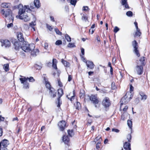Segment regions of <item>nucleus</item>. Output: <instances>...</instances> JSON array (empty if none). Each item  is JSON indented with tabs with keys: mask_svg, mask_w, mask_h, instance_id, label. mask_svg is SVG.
Masks as SVG:
<instances>
[{
	"mask_svg": "<svg viewBox=\"0 0 150 150\" xmlns=\"http://www.w3.org/2000/svg\"><path fill=\"white\" fill-rule=\"evenodd\" d=\"M19 11L18 17L21 19L23 20L24 21L27 22L29 21L30 19V18L29 15L27 14L23 15L26 11H28V10H30L29 6H24L23 7L21 4L19 5Z\"/></svg>",
	"mask_w": 150,
	"mask_h": 150,
	"instance_id": "f257e3e1",
	"label": "nucleus"
},
{
	"mask_svg": "<svg viewBox=\"0 0 150 150\" xmlns=\"http://www.w3.org/2000/svg\"><path fill=\"white\" fill-rule=\"evenodd\" d=\"M25 44L21 46L22 49L26 52H31V54L33 56H35L38 54L39 50L38 49H34L35 45L34 44H28L27 42H25Z\"/></svg>",
	"mask_w": 150,
	"mask_h": 150,
	"instance_id": "f03ea898",
	"label": "nucleus"
},
{
	"mask_svg": "<svg viewBox=\"0 0 150 150\" xmlns=\"http://www.w3.org/2000/svg\"><path fill=\"white\" fill-rule=\"evenodd\" d=\"M132 96L131 93H127L124 97L122 98L120 101V107L123 104H126L132 98Z\"/></svg>",
	"mask_w": 150,
	"mask_h": 150,
	"instance_id": "7ed1b4c3",
	"label": "nucleus"
},
{
	"mask_svg": "<svg viewBox=\"0 0 150 150\" xmlns=\"http://www.w3.org/2000/svg\"><path fill=\"white\" fill-rule=\"evenodd\" d=\"M46 86L49 89V94L51 98H53L56 96V91L53 88L51 87L50 84L48 82H46Z\"/></svg>",
	"mask_w": 150,
	"mask_h": 150,
	"instance_id": "20e7f679",
	"label": "nucleus"
},
{
	"mask_svg": "<svg viewBox=\"0 0 150 150\" xmlns=\"http://www.w3.org/2000/svg\"><path fill=\"white\" fill-rule=\"evenodd\" d=\"M90 99L91 103L95 105V107L97 108L99 105V100L98 98L97 95H92L91 96Z\"/></svg>",
	"mask_w": 150,
	"mask_h": 150,
	"instance_id": "39448f33",
	"label": "nucleus"
},
{
	"mask_svg": "<svg viewBox=\"0 0 150 150\" xmlns=\"http://www.w3.org/2000/svg\"><path fill=\"white\" fill-rule=\"evenodd\" d=\"M132 45L133 47V52L138 57H139L140 55L138 50V46L137 41L134 40L132 42Z\"/></svg>",
	"mask_w": 150,
	"mask_h": 150,
	"instance_id": "423d86ee",
	"label": "nucleus"
},
{
	"mask_svg": "<svg viewBox=\"0 0 150 150\" xmlns=\"http://www.w3.org/2000/svg\"><path fill=\"white\" fill-rule=\"evenodd\" d=\"M9 144L8 141L6 139H4L0 142V150H6V147Z\"/></svg>",
	"mask_w": 150,
	"mask_h": 150,
	"instance_id": "0eeeda50",
	"label": "nucleus"
},
{
	"mask_svg": "<svg viewBox=\"0 0 150 150\" xmlns=\"http://www.w3.org/2000/svg\"><path fill=\"white\" fill-rule=\"evenodd\" d=\"M1 13L4 16V17L6 18L11 15V11L10 9H2L1 10Z\"/></svg>",
	"mask_w": 150,
	"mask_h": 150,
	"instance_id": "6e6552de",
	"label": "nucleus"
},
{
	"mask_svg": "<svg viewBox=\"0 0 150 150\" xmlns=\"http://www.w3.org/2000/svg\"><path fill=\"white\" fill-rule=\"evenodd\" d=\"M143 66L140 64L139 63H137V65L135 69V71L137 72L138 74L141 75L142 74L143 72Z\"/></svg>",
	"mask_w": 150,
	"mask_h": 150,
	"instance_id": "1a4fd4ad",
	"label": "nucleus"
},
{
	"mask_svg": "<svg viewBox=\"0 0 150 150\" xmlns=\"http://www.w3.org/2000/svg\"><path fill=\"white\" fill-rule=\"evenodd\" d=\"M0 42L1 43L2 46H5V47H8L11 46V42L10 41L6 39H1Z\"/></svg>",
	"mask_w": 150,
	"mask_h": 150,
	"instance_id": "9d476101",
	"label": "nucleus"
},
{
	"mask_svg": "<svg viewBox=\"0 0 150 150\" xmlns=\"http://www.w3.org/2000/svg\"><path fill=\"white\" fill-rule=\"evenodd\" d=\"M102 105L105 107H109L110 104L109 99L108 98L105 97L102 101Z\"/></svg>",
	"mask_w": 150,
	"mask_h": 150,
	"instance_id": "9b49d317",
	"label": "nucleus"
},
{
	"mask_svg": "<svg viewBox=\"0 0 150 150\" xmlns=\"http://www.w3.org/2000/svg\"><path fill=\"white\" fill-rule=\"evenodd\" d=\"M58 93L59 95V98H58V102L57 107H59L60 106L61 103H60L59 98L61 97L63 94V91L62 88H60L58 90Z\"/></svg>",
	"mask_w": 150,
	"mask_h": 150,
	"instance_id": "f8f14e48",
	"label": "nucleus"
},
{
	"mask_svg": "<svg viewBox=\"0 0 150 150\" xmlns=\"http://www.w3.org/2000/svg\"><path fill=\"white\" fill-rule=\"evenodd\" d=\"M83 61L86 63L88 68L91 69H93L94 68L95 65L93 62L89 61Z\"/></svg>",
	"mask_w": 150,
	"mask_h": 150,
	"instance_id": "ddd939ff",
	"label": "nucleus"
},
{
	"mask_svg": "<svg viewBox=\"0 0 150 150\" xmlns=\"http://www.w3.org/2000/svg\"><path fill=\"white\" fill-rule=\"evenodd\" d=\"M17 37L18 40L19 41L21 42H23V44L21 46H23L24 45L23 44H25L24 43L25 42H26L24 41V38L23 37V34L21 32H19L18 33V35Z\"/></svg>",
	"mask_w": 150,
	"mask_h": 150,
	"instance_id": "4468645a",
	"label": "nucleus"
},
{
	"mask_svg": "<svg viewBox=\"0 0 150 150\" xmlns=\"http://www.w3.org/2000/svg\"><path fill=\"white\" fill-rule=\"evenodd\" d=\"M23 44V42H21L20 41H16L14 43L15 49L16 50H18L20 48H21V46Z\"/></svg>",
	"mask_w": 150,
	"mask_h": 150,
	"instance_id": "2eb2a0df",
	"label": "nucleus"
},
{
	"mask_svg": "<svg viewBox=\"0 0 150 150\" xmlns=\"http://www.w3.org/2000/svg\"><path fill=\"white\" fill-rule=\"evenodd\" d=\"M60 129L61 131H63L65 127L66 122L64 121H62L59 122L58 124Z\"/></svg>",
	"mask_w": 150,
	"mask_h": 150,
	"instance_id": "dca6fc26",
	"label": "nucleus"
},
{
	"mask_svg": "<svg viewBox=\"0 0 150 150\" xmlns=\"http://www.w3.org/2000/svg\"><path fill=\"white\" fill-rule=\"evenodd\" d=\"M124 149L126 150H131L130 144L127 142H125L124 145Z\"/></svg>",
	"mask_w": 150,
	"mask_h": 150,
	"instance_id": "f3484780",
	"label": "nucleus"
},
{
	"mask_svg": "<svg viewBox=\"0 0 150 150\" xmlns=\"http://www.w3.org/2000/svg\"><path fill=\"white\" fill-rule=\"evenodd\" d=\"M62 140L65 144H67L69 141V138L67 136L64 135L63 137Z\"/></svg>",
	"mask_w": 150,
	"mask_h": 150,
	"instance_id": "a211bd4d",
	"label": "nucleus"
},
{
	"mask_svg": "<svg viewBox=\"0 0 150 150\" xmlns=\"http://www.w3.org/2000/svg\"><path fill=\"white\" fill-rule=\"evenodd\" d=\"M139 94L141 98V100H145L146 99L147 96L144 92H140Z\"/></svg>",
	"mask_w": 150,
	"mask_h": 150,
	"instance_id": "6ab92c4d",
	"label": "nucleus"
},
{
	"mask_svg": "<svg viewBox=\"0 0 150 150\" xmlns=\"http://www.w3.org/2000/svg\"><path fill=\"white\" fill-rule=\"evenodd\" d=\"M34 4L35 7L39 8L40 6V3L39 0H34Z\"/></svg>",
	"mask_w": 150,
	"mask_h": 150,
	"instance_id": "aec40b11",
	"label": "nucleus"
},
{
	"mask_svg": "<svg viewBox=\"0 0 150 150\" xmlns=\"http://www.w3.org/2000/svg\"><path fill=\"white\" fill-rule=\"evenodd\" d=\"M121 4L122 5L125 6L126 8H129V7L127 2V0H122Z\"/></svg>",
	"mask_w": 150,
	"mask_h": 150,
	"instance_id": "412c9836",
	"label": "nucleus"
},
{
	"mask_svg": "<svg viewBox=\"0 0 150 150\" xmlns=\"http://www.w3.org/2000/svg\"><path fill=\"white\" fill-rule=\"evenodd\" d=\"M57 60L55 59H53L52 60V67L56 70H57Z\"/></svg>",
	"mask_w": 150,
	"mask_h": 150,
	"instance_id": "4be33fe9",
	"label": "nucleus"
},
{
	"mask_svg": "<svg viewBox=\"0 0 150 150\" xmlns=\"http://www.w3.org/2000/svg\"><path fill=\"white\" fill-rule=\"evenodd\" d=\"M10 4L8 3H3L1 5V6L4 8H8L10 7Z\"/></svg>",
	"mask_w": 150,
	"mask_h": 150,
	"instance_id": "5701e85b",
	"label": "nucleus"
},
{
	"mask_svg": "<svg viewBox=\"0 0 150 150\" xmlns=\"http://www.w3.org/2000/svg\"><path fill=\"white\" fill-rule=\"evenodd\" d=\"M19 79L21 82V83L23 84H24L25 83H26L28 80V79L27 78L25 77L20 78Z\"/></svg>",
	"mask_w": 150,
	"mask_h": 150,
	"instance_id": "b1692460",
	"label": "nucleus"
},
{
	"mask_svg": "<svg viewBox=\"0 0 150 150\" xmlns=\"http://www.w3.org/2000/svg\"><path fill=\"white\" fill-rule=\"evenodd\" d=\"M72 94V93H70L69 95V96H70V94ZM72 94H73V96H71V97L70 98L69 97H68V96H67V97L68 98V99H69L71 101H72V100L74 99V97L75 96V91L74 90L73 91V93H72Z\"/></svg>",
	"mask_w": 150,
	"mask_h": 150,
	"instance_id": "393cba45",
	"label": "nucleus"
},
{
	"mask_svg": "<svg viewBox=\"0 0 150 150\" xmlns=\"http://www.w3.org/2000/svg\"><path fill=\"white\" fill-rule=\"evenodd\" d=\"M62 62L65 67H69L70 65V64L66 61L64 60L63 59H62Z\"/></svg>",
	"mask_w": 150,
	"mask_h": 150,
	"instance_id": "a878e982",
	"label": "nucleus"
},
{
	"mask_svg": "<svg viewBox=\"0 0 150 150\" xmlns=\"http://www.w3.org/2000/svg\"><path fill=\"white\" fill-rule=\"evenodd\" d=\"M141 34V33L140 31V30L138 28V29H136V31L135 33L134 37L138 36L139 37Z\"/></svg>",
	"mask_w": 150,
	"mask_h": 150,
	"instance_id": "bb28decb",
	"label": "nucleus"
},
{
	"mask_svg": "<svg viewBox=\"0 0 150 150\" xmlns=\"http://www.w3.org/2000/svg\"><path fill=\"white\" fill-rule=\"evenodd\" d=\"M36 24L35 21L34 22H32L31 23H30V25L32 27L33 30L34 31H35V28L34 26L36 25Z\"/></svg>",
	"mask_w": 150,
	"mask_h": 150,
	"instance_id": "cd10ccee",
	"label": "nucleus"
},
{
	"mask_svg": "<svg viewBox=\"0 0 150 150\" xmlns=\"http://www.w3.org/2000/svg\"><path fill=\"white\" fill-rule=\"evenodd\" d=\"M3 68L6 71H8L9 70V64H5L4 65Z\"/></svg>",
	"mask_w": 150,
	"mask_h": 150,
	"instance_id": "c85d7f7f",
	"label": "nucleus"
},
{
	"mask_svg": "<svg viewBox=\"0 0 150 150\" xmlns=\"http://www.w3.org/2000/svg\"><path fill=\"white\" fill-rule=\"evenodd\" d=\"M75 106L76 107V108L77 109L79 110L81 108V104L79 102H77L76 104H75Z\"/></svg>",
	"mask_w": 150,
	"mask_h": 150,
	"instance_id": "c756f323",
	"label": "nucleus"
},
{
	"mask_svg": "<svg viewBox=\"0 0 150 150\" xmlns=\"http://www.w3.org/2000/svg\"><path fill=\"white\" fill-rule=\"evenodd\" d=\"M68 133L69 136L71 137H72L74 135V133L72 129L71 130H68Z\"/></svg>",
	"mask_w": 150,
	"mask_h": 150,
	"instance_id": "7c9ffc66",
	"label": "nucleus"
},
{
	"mask_svg": "<svg viewBox=\"0 0 150 150\" xmlns=\"http://www.w3.org/2000/svg\"><path fill=\"white\" fill-rule=\"evenodd\" d=\"M145 59H144V57H143L141 58L139 61L140 62V64L141 65H144V61Z\"/></svg>",
	"mask_w": 150,
	"mask_h": 150,
	"instance_id": "2f4dec72",
	"label": "nucleus"
},
{
	"mask_svg": "<svg viewBox=\"0 0 150 150\" xmlns=\"http://www.w3.org/2000/svg\"><path fill=\"white\" fill-rule=\"evenodd\" d=\"M81 17V19L82 21L86 22L88 20L87 17L84 14H83Z\"/></svg>",
	"mask_w": 150,
	"mask_h": 150,
	"instance_id": "473e14b6",
	"label": "nucleus"
},
{
	"mask_svg": "<svg viewBox=\"0 0 150 150\" xmlns=\"http://www.w3.org/2000/svg\"><path fill=\"white\" fill-rule=\"evenodd\" d=\"M127 124L129 127L131 129L132 128V121L130 120H127Z\"/></svg>",
	"mask_w": 150,
	"mask_h": 150,
	"instance_id": "72a5a7b5",
	"label": "nucleus"
},
{
	"mask_svg": "<svg viewBox=\"0 0 150 150\" xmlns=\"http://www.w3.org/2000/svg\"><path fill=\"white\" fill-rule=\"evenodd\" d=\"M65 36L66 39L68 42H70L71 41V38L68 35L66 34Z\"/></svg>",
	"mask_w": 150,
	"mask_h": 150,
	"instance_id": "f704fd0d",
	"label": "nucleus"
},
{
	"mask_svg": "<svg viewBox=\"0 0 150 150\" xmlns=\"http://www.w3.org/2000/svg\"><path fill=\"white\" fill-rule=\"evenodd\" d=\"M126 14L127 16L129 17H131L132 16L133 13L131 11H129L126 13Z\"/></svg>",
	"mask_w": 150,
	"mask_h": 150,
	"instance_id": "c9c22d12",
	"label": "nucleus"
},
{
	"mask_svg": "<svg viewBox=\"0 0 150 150\" xmlns=\"http://www.w3.org/2000/svg\"><path fill=\"white\" fill-rule=\"evenodd\" d=\"M54 30L57 34L60 35H62V33L58 29L55 28L54 29Z\"/></svg>",
	"mask_w": 150,
	"mask_h": 150,
	"instance_id": "e433bc0d",
	"label": "nucleus"
},
{
	"mask_svg": "<svg viewBox=\"0 0 150 150\" xmlns=\"http://www.w3.org/2000/svg\"><path fill=\"white\" fill-rule=\"evenodd\" d=\"M67 46L69 47H73L75 46L74 44L72 43H70L68 44Z\"/></svg>",
	"mask_w": 150,
	"mask_h": 150,
	"instance_id": "4c0bfd02",
	"label": "nucleus"
},
{
	"mask_svg": "<svg viewBox=\"0 0 150 150\" xmlns=\"http://www.w3.org/2000/svg\"><path fill=\"white\" fill-rule=\"evenodd\" d=\"M27 79H28H28L29 82H33L35 81L34 79L32 77H30V78H27Z\"/></svg>",
	"mask_w": 150,
	"mask_h": 150,
	"instance_id": "58836bf2",
	"label": "nucleus"
},
{
	"mask_svg": "<svg viewBox=\"0 0 150 150\" xmlns=\"http://www.w3.org/2000/svg\"><path fill=\"white\" fill-rule=\"evenodd\" d=\"M132 138V136L130 134H129L127 136V139L129 142H130V140Z\"/></svg>",
	"mask_w": 150,
	"mask_h": 150,
	"instance_id": "ea45409f",
	"label": "nucleus"
},
{
	"mask_svg": "<svg viewBox=\"0 0 150 150\" xmlns=\"http://www.w3.org/2000/svg\"><path fill=\"white\" fill-rule=\"evenodd\" d=\"M76 2V0H71L70 3L71 4L75 6Z\"/></svg>",
	"mask_w": 150,
	"mask_h": 150,
	"instance_id": "a19ab883",
	"label": "nucleus"
},
{
	"mask_svg": "<svg viewBox=\"0 0 150 150\" xmlns=\"http://www.w3.org/2000/svg\"><path fill=\"white\" fill-rule=\"evenodd\" d=\"M62 41L61 40H58L56 41L55 42V44L57 45H59L62 44Z\"/></svg>",
	"mask_w": 150,
	"mask_h": 150,
	"instance_id": "79ce46f5",
	"label": "nucleus"
},
{
	"mask_svg": "<svg viewBox=\"0 0 150 150\" xmlns=\"http://www.w3.org/2000/svg\"><path fill=\"white\" fill-rule=\"evenodd\" d=\"M119 30V28L117 26H115V27L114 32L115 33H116Z\"/></svg>",
	"mask_w": 150,
	"mask_h": 150,
	"instance_id": "37998d69",
	"label": "nucleus"
},
{
	"mask_svg": "<svg viewBox=\"0 0 150 150\" xmlns=\"http://www.w3.org/2000/svg\"><path fill=\"white\" fill-rule=\"evenodd\" d=\"M46 26L47 28L50 31H51L52 30V26L48 24H46Z\"/></svg>",
	"mask_w": 150,
	"mask_h": 150,
	"instance_id": "c03bdc74",
	"label": "nucleus"
},
{
	"mask_svg": "<svg viewBox=\"0 0 150 150\" xmlns=\"http://www.w3.org/2000/svg\"><path fill=\"white\" fill-rule=\"evenodd\" d=\"M23 87L25 89L28 88H29L28 84V83H25L23 84Z\"/></svg>",
	"mask_w": 150,
	"mask_h": 150,
	"instance_id": "a18cd8bd",
	"label": "nucleus"
},
{
	"mask_svg": "<svg viewBox=\"0 0 150 150\" xmlns=\"http://www.w3.org/2000/svg\"><path fill=\"white\" fill-rule=\"evenodd\" d=\"M101 145L100 143L98 142L96 144V147L97 149H98L100 148V146Z\"/></svg>",
	"mask_w": 150,
	"mask_h": 150,
	"instance_id": "49530a36",
	"label": "nucleus"
},
{
	"mask_svg": "<svg viewBox=\"0 0 150 150\" xmlns=\"http://www.w3.org/2000/svg\"><path fill=\"white\" fill-rule=\"evenodd\" d=\"M112 131L118 133L119 132L120 130L119 129H117L113 128L112 129Z\"/></svg>",
	"mask_w": 150,
	"mask_h": 150,
	"instance_id": "de8ad7c7",
	"label": "nucleus"
},
{
	"mask_svg": "<svg viewBox=\"0 0 150 150\" xmlns=\"http://www.w3.org/2000/svg\"><path fill=\"white\" fill-rule=\"evenodd\" d=\"M13 25L12 23H10L9 24H8L7 25V27L8 28H10L12 27H13Z\"/></svg>",
	"mask_w": 150,
	"mask_h": 150,
	"instance_id": "09e8293b",
	"label": "nucleus"
},
{
	"mask_svg": "<svg viewBox=\"0 0 150 150\" xmlns=\"http://www.w3.org/2000/svg\"><path fill=\"white\" fill-rule=\"evenodd\" d=\"M81 52L82 55H84V49L83 48H81Z\"/></svg>",
	"mask_w": 150,
	"mask_h": 150,
	"instance_id": "8fccbe9b",
	"label": "nucleus"
},
{
	"mask_svg": "<svg viewBox=\"0 0 150 150\" xmlns=\"http://www.w3.org/2000/svg\"><path fill=\"white\" fill-rule=\"evenodd\" d=\"M44 48L45 49H47L48 48V44L47 43H45L44 44Z\"/></svg>",
	"mask_w": 150,
	"mask_h": 150,
	"instance_id": "3c124183",
	"label": "nucleus"
},
{
	"mask_svg": "<svg viewBox=\"0 0 150 150\" xmlns=\"http://www.w3.org/2000/svg\"><path fill=\"white\" fill-rule=\"evenodd\" d=\"M83 8V10L84 11H86L88 9V7L87 6H84Z\"/></svg>",
	"mask_w": 150,
	"mask_h": 150,
	"instance_id": "603ef678",
	"label": "nucleus"
},
{
	"mask_svg": "<svg viewBox=\"0 0 150 150\" xmlns=\"http://www.w3.org/2000/svg\"><path fill=\"white\" fill-rule=\"evenodd\" d=\"M4 119V117H2L1 115H0V121H3Z\"/></svg>",
	"mask_w": 150,
	"mask_h": 150,
	"instance_id": "864d4df0",
	"label": "nucleus"
},
{
	"mask_svg": "<svg viewBox=\"0 0 150 150\" xmlns=\"http://www.w3.org/2000/svg\"><path fill=\"white\" fill-rule=\"evenodd\" d=\"M84 96V94L83 93H80V98H83Z\"/></svg>",
	"mask_w": 150,
	"mask_h": 150,
	"instance_id": "5fc2aeb1",
	"label": "nucleus"
},
{
	"mask_svg": "<svg viewBox=\"0 0 150 150\" xmlns=\"http://www.w3.org/2000/svg\"><path fill=\"white\" fill-rule=\"evenodd\" d=\"M58 85L60 87H62V83L59 80H58Z\"/></svg>",
	"mask_w": 150,
	"mask_h": 150,
	"instance_id": "6e6d98bb",
	"label": "nucleus"
},
{
	"mask_svg": "<svg viewBox=\"0 0 150 150\" xmlns=\"http://www.w3.org/2000/svg\"><path fill=\"white\" fill-rule=\"evenodd\" d=\"M116 88L115 86V83H112V88L113 89H114Z\"/></svg>",
	"mask_w": 150,
	"mask_h": 150,
	"instance_id": "4d7b16f0",
	"label": "nucleus"
},
{
	"mask_svg": "<svg viewBox=\"0 0 150 150\" xmlns=\"http://www.w3.org/2000/svg\"><path fill=\"white\" fill-rule=\"evenodd\" d=\"M2 129L0 127V137L2 135Z\"/></svg>",
	"mask_w": 150,
	"mask_h": 150,
	"instance_id": "13d9d810",
	"label": "nucleus"
},
{
	"mask_svg": "<svg viewBox=\"0 0 150 150\" xmlns=\"http://www.w3.org/2000/svg\"><path fill=\"white\" fill-rule=\"evenodd\" d=\"M134 88L132 85H130V90L131 91H132L133 90Z\"/></svg>",
	"mask_w": 150,
	"mask_h": 150,
	"instance_id": "bf43d9fd",
	"label": "nucleus"
},
{
	"mask_svg": "<svg viewBox=\"0 0 150 150\" xmlns=\"http://www.w3.org/2000/svg\"><path fill=\"white\" fill-rule=\"evenodd\" d=\"M128 108V107L127 106H126L123 109V110L124 111H126Z\"/></svg>",
	"mask_w": 150,
	"mask_h": 150,
	"instance_id": "052dcab7",
	"label": "nucleus"
},
{
	"mask_svg": "<svg viewBox=\"0 0 150 150\" xmlns=\"http://www.w3.org/2000/svg\"><path fill=\"white\" fill-rule=\"evenodd\" d=\"M72 79V77L70 75H69L68 76V81H70Z\"/></svg>",
	"mask_w": 150,
	"mask_h": 150,
	"instance_id": "680f3d73",
	"label": "nucleus"
},
{
	"mask_svg": "<svg viewBox=\"0 0 150 150\" xmlns=\"http://www.w3.org/2000/svg\"><path fill=\"white\" fill-rule=\"evenodd\" d=\"M134 23L136 29H138V28L137 25V23L136 22H134Z\"/></svg>",
	"mask_w": 150,
	"mask_h": 150,
	"instance_id": "e2e57ef3",
	"label": "nucleus"
},
{
	"mask_svg": "<svg viewBox=\"0 0 150 150\" xmlns=\"http://www.w3.org/2000/svg\"><path fill=\"white\" fill-rule=\"evenodd\" d=\"M121 119L123 120H125V117L123 114L121 116Z\"/></svg>",
	"mask_w": 150,
	"mask_h": 150,
	"instance_id": "0e129e2a",
	"label": "nucleus"
},
{
	"mask_svg": "<svg viewBox=\"0 0 150 150\" xmlns=\"http://www.w3.org/2000/svg\"><path fill=\"white\" fill-rule=\"evenodd\" d=\"M50 18L51 19V21H52L53 22H54V18L53 16H50Z\"/></svg>",
	"mask_w": 150,
	"mask_h": 150,
	"instance_id": "69168bd1",
	"label": "nucleus"
},
{
	"mask_svg": "<svg viewBox=\"0 0 150 150\" xmlns=\"http://www.w3.org/2000/svg\"><path fill=\"white\" fill-rule=\"evenodd\" d=\"M96 39L98 41H100V38L97 35L96 37Z\"/></svg>",
	"mask_w": 150,
	"mask_h": 150,
	"instance_id": "338daca9",
	"label": "nucleus"
},
{
	"mask_svg": "<svg viewBox=\"0 0 150 150\" xmlns=\"http://www.w3.org/2000/svg\"><path fill=\"white\" fill-rule=\"evenodd\" d=\"M93 71H89L88 72V74L89 76H90L92 74H93Z\"/></svg>",
	"mask_w": 150,
	"mask_h": 150,
	"instance_id": "774afa93",
	"label": "nucleus"
}]
</instances>
